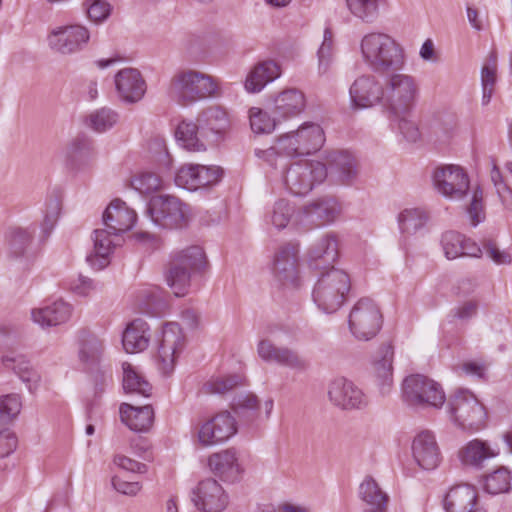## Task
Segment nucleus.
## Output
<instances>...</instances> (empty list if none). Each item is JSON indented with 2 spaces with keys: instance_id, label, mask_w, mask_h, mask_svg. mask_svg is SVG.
Masks as SVG:
<instances>
[{
  "instance_id": "nucleus-1",
  "label": "nucleus",
  "mask_w": 512,
  "mask_h": 512,
  "mask_svg": "<svg viewBox=\"0 0 512 512\" xmlns=\"http://www.w3.org/2000/svg\"><path fill=\"white\" fill-rule=\"evenodd\" d=\"M433 184L439 194L450 200H462L470 194L465 208L470 224L476 227L485 220L483 190L480 186L470 189L468 174L462 167L450 164L436 168Z\"/></svg>"
},
{
  "instance_id": "nucleus-2",
  "label": "nucleus",
  "mask_w": 512,
  "mask_h": 512,
  "mask_svg": "<svg viewBox=\"0 0 512 512\" xmlns=\"http://www.w3.org/2000/svg\"><path fill=\"white\" fill-rule=\"evenodd\" d=\"M168 97L176 104L187 107L201 100L221 95L220 82L212 75L192 68L174 72L167 87Z\"/></svg>"
},
{
  "instance_id": "nucleus-3",
  "label": "nucleus",
  "mask_w": 512,
  "mask_h": 512,
  "mask_svg": "<svg viewBox=\"0 0 512 512\" xmlns=\"http://www.w3.org/2000/svg\"><path fill=\"white\" fill-rule=\"evenodd\" d=\"M364 63L375 73L401 71L407 62L403 45L384 32H370L360 41Z\"/></svg>"
},
{
  "instance_id": "nucleus-4",
  "label": "nucleus",
  "mask_w": 512,
  "mask_h": 512,
  "mask_svg": "<svg viewBox=\"0 0 512 512\" xmlns=\"http://www.w3.org/2000/svg\"><path fill=\"white\" fill-rule=\"evenodd\" d=\"M416 79L409 74H391L383 84L382 107L389 117L409 114L418 96Z\"/></svg>"
},
{
  "instance_id": "nucleus-5",
  "label": "nucleus",
  "mask_w": 512,
  "mask_h": 512,
  "mask_svg": "<svg viewBox=\"0 0 512 512\" xmlns=\"http://www.w3.org/2000/svg\"><path fill=\"white\" fill-rule=\"evenodd\" d=\"M350 288L349 275L344 270L331 267L321 272L314 285L312 298L320 310L334 313L343 305Z\"/></svg>"
},
{
  "instance_id": "nucleus-6",
  "label": "nucleus",
  "mask_w": 512,
  "mask_h": 512,
  "mask_svg": "<svg viewBox=\"0 0 512 512\" xmlns=\"http://www.w3.org/2000/svg\"><path fill=\"white\" fill-rule=\"evenodd\" d=\"M205 253L200 246H190L171 256L166 282L177 297L185 296L191 285V275L205 264Z\"/></svg>"
},
{
  "instance_id": "nucleus-7",
  "label": "nucleus",
  "mask_w": 512,
  "mask_h": 512,
  "mask_svg": "<svg viewBox=\"0 0 512 512\" xmlns=\"http://www.w3.org/2000/svg\"><path fill=\"white\" fill-rule=\"evenodd\" d=\"M448 412L454 424L464 431L478 432L486 426V408L469 390L459 389L449 398Z\"/></svg>"
},
{
  "instance_id": "nucleus-8",
  "label": "nucleus",
  "mask_w": 512,
  "mask_h": 512,
  "mask_svg": "<svg viewBox=\"0 0 512 512\" xmlns=\"http://www.w3.org/2000/svg\"><path fill=\"white\" fill-rule=\"evenodd\" d=\"M402 400L412 408H441L446 401L441 385L433 379L410 375L402 383Z\"/></svg>"
},
{
  "instance_id": "nucleus-9",
  "label": "nucleus",
  "mask_w": 512,
  "mask_h": 512,
  "mask_svg": "<svg viewBox=\"0 0 512 512\" xmlns=\"http://www.w3.org/2000/svg\"><path fill=\"white\" fill-rule=\"evenodd\" d=\"M326 177L327 168L324 163L299 160L286 169L283 181L290 193L303 196L309 193L316 184L323 182Z\"/></svg>"
},
{
  "instance_id": "nucleus-10",
  "label": "nucleus",
  "mask_w": 512,
  "mask_h": 512,
  "mask_svg": "<svg viewBox=\"0 0 512 512\" xmlns=\"http://www.w3.org/2000/svg\"><path fill=\"white\" fill-rule=\"evenodd\" d=\"M147 213L156 226L164 229H180L189 221L188 206L172 195L153 197L149 202Z\"/></svg>"
},
{
  "instance_id": "nucleus-11",
  "label": "nucleus",
  "mask_w": 512,
  "mask_h": 512,
  "mask_svg": "<svg viewBox=\"0 0 512 512\" xmlns=\"http://www.w3.org/2000/svg\"><path fill=\"white\" fill-rule=\"evenodd\" d=\"M324 143L325 133L322 127L317 123L306 122L296 131L282 135L277 146L289 156H301L317 152Z\"/></svg>"
},
{
  "instance_id": "nucleus-12",
  "label": "nucleus",
  "mask_w": 512,
  "mask_h": 512,
  "mask_svg": "<svg viewBox=\"0 0 512 512\" xmlns=\"http://www.w3.org/2000/svg\"><path fill=\"white\" fill-rule=\"evenodd\" d=\"M383 323L378 305L370 298L359 299L352 307L348 324L352 335L362 341H368L380 331Z\"/></svg>"
},
{
  "instance_id": "nucleus-13",
  "label": "nucleus",
  "mask_w": 512,
  "mask_h": 512,
  "mask_svg": "<svg viewBox=\"0 0 512 512\" xmlns=\"http://www.w3.org/2000/svg\"><path fill=\"white\" fill-rule=\"evenodd\" d=\"M90 37V31L83 25L58 26L47 35V44L54 53L69 56L83 51Z\"/></svg>"
},
{
  "instance_id": "nucleus-14",
  "label": "nucleus",
  "mask_w": 512,
  "mask_h": 512,
  "mask_svg": "<svg viewBox=\"0 0 512 512\" xmlns=\"http://www.w3.org/2000/svg\"><path fill=\"white\" fill-rule=\"evenodd\" d=\"M191 500L201 512H222L229 504V495L216 479L209 477L193 488Z\"/></svg>"
},
{
  "instance_id": "nucleus-15",
  "label": "nucleus",
  "mask_w": 512,
  "mask_h": 512,
  "mask_svg": "<svg viewBox=\"0 0 512 512\" xmlns=\"http://www.w3.org/2000/svg\"><path fill=\"white\" fill-rule=\"evenodd\" d=\"M223 171L218 166L186 164L179 168L175 175V184L189 191L208 188L216 185Z\"/></svg>"
},
{
  "instance_id": "nucleus-16",
  "label": "nucleus",
  "mask_w": 512,
  "mask_h": 512,
  "mask_svg": "<svg viewBox=\"0 0 512 512\" xmlns=\"http://www.w3.org/2000/svg\"><path fill=\"white\" fill-rule=\"evenodd\" d=\"M184 347V336L178 323L164 325L158 346L157 365L164 375L174 370L176 359Z\"/></svg>"
},
{
  "instance_id": "nucleus-17",
  "label": "nucleus",
  "mask_w": 512,
  "mask_h": 512,
  "mask_svg": "<svg viewBox=\"0 0 512 512\" xmlns=\"http://www.w3.org/2000/svg\"><path fill=\"white\" fill-rule=\"evenodd\" d=\"M236 432L235 418L229 412L223 411L202 424L198 437L203 446H212L227 441Z\"/></svg>"
},
{
  "instance_id": "nucleus-18",
  "label": "nucleus",
  "mask_w": 512,
  "mask_h": 512,
  "mask_svg": "<svg viewBox=\"0 0 512 512\" xmlns=\"http://www.w3.org/2000/svg\"><path fill=\"white\" fill-rule=\"evenodd\" d=\"M330 402L343 410L361 409L367 405V398L352 381L340 377L328 385Z\"/></svg>"
},
{
  "instance_id": "nucleus-19",
  "label": "nucleus",
  "mask_w": 512,
  "mask_h": 512,
  "mask_svg": "<svg viewBox=\"0 0 512 512\" xmlns=\"http://www.w3.org/2000/svg\"><path fill=\"white\" fill-rule=\"evenodd\" d=\"M351 103L357 108L382 106L383 84L371 74L355 79L349 89Z\"/></svg>"
},
{
  "instance_id": "nucleus-20",
  "label": "nucleus",
  "mask_w": 512,
  "mask_h": 512,
  "mask_svg": "<svg viewBox=\"0 0 512 512\" xmlns=\"http://www.w3.org/2000/svg\"><path fill=\"white\" fill-rule=\"evenodd\" d=\"M258 356L267 363H276L294 370H305L308 362L298 353L287 347H278L269 339H262L257 344Z\"/></svg>"
},
{
  "instance_id": "nucleus-21",
  "label": "nucleus",
  "mask_w": 512,
  "mask_h": 512,
  "mask_svg": "<svg viewBox=\"0 0 512 512\" xmlns=\"http://www.w3.org/2000/svg\"><path fill=\"white\" fill-rule=\"evenodd\" d=\"M208 466L215 476L227 483L238 482L244 472L237 452L232 448L211 454L208 458Z\"/></svg>"
},
{
  "instance_id": "nucleus-22",
  "label": "nucleus",
  "mask_w": 512,
  "mask_h": 512,
  "mask_svg": "<svg viewBox=\"0 0 512 512\" xmlns=\"http://www.w3.org/2000/svg\"><path fill=\"white\" fill-rule=\"evenodd\" d=\"M412 455L416 463L425 470H433L439 465L441 453L433 432L423 430L414 437Z\"/></svg>"
},
{
  "instance_id": "nucleus-23",
  "label": "nucleus",
  "mask_w": 512,
  "mask_h": 512,
  "mask_svg": "<svg viewBox=\"0 0 512 512\" xmlns=\"http://www.w3.org/2000/svg\"><path fill=\"white\" fill-rule=\"evenodd\" d=\"M339 203L333 198H322L306 205L298 213V222L321 226L333 222L340 214Z\"/></svg>"
},
{
  "instance_id": "nucleus-24",
  "label": "nucleus",
  "mask_w": 512,
  "mask_h": 512,
  "mask_svg": "<svg viewBox=\"0 0 512 512\" xmlns=\"http://www.w3.org/2000/svg\"><path fill=\"white\" fill-rule=\"evenodd\" d=\"M119 97L128 103L141 100L146 92V83L136 68H124L114 78Z\"/></svg>"
},
{
  "instance_id": "nucleus-25",
  "label": "nucleus",
  "mask_w": 512,
  "mask_h": 512,
  "mask_svg": "<svg viewBox=\"0 0 512 512\" xmlns=\"http://www.w3.org/2000/svg\"><path fill=\"white\" fill-rule=\"evenodd\" d=\"M305 108V94L297 88H288L273 98L271 110L280 121L300 115Z\"/></svg>"
},
{
  "instance_id": "nucleus-26",
  "label": "nucleus",
  "mask_w": 512,
  "mask_h": 512,
  "mask_svg": "<svg viewBox=\"0 0 512 512\" xmlns=\"http://www.w3.org/2000/svg\"><path fill=\"white\" fill-rule=\"evenodd\" d=\"M136 220V212L119 199L113 200L103 213V222L114 237L132 229Z\"/></svg>"
},
{
  "instance_id": "nucleus-27",
  "label": "nucleus",
  "mask_w": 512,
  "mask_h": 512,
  "mask_svg": "<svg viewBox=\"0 0 512 512\" xmlns=\"http://www.w3.org/2000/svg\"><path fill=\"white\" fill-rule=\"evenodd\" d=\"M200 135L203 138L215 137L217 140L223 136L230 126L228 114L218 105H211L203 109L197 117Z\"/></svg>"
},
{
  "instance_id": "nucleus-28",
  "label": "nucleus",
  "mask_w": 512,
  "mask_h": 512,
  "mask_svg": "<svg viewBox=\"0 0 512 512\" xmlns=\"http://www.w3.org/2000/svg\"><path fill=\"white\" fill-rule=\"evenodd\" d=\"M325 166L342 184H351L358 175L357 161L348 151L329 152Z\"/></svg>"
},
{
  "instance_id": "nucleus-29",
  "label": "nucleus",
  "mask_w": 512,
  "mask_h": 512,
  "mask_svg": "<svg viewBox=\"0 0 512 512\" xmlns=\"http://www.w3.org/2000/svg\"><path fill=\"white\" fill-rule=\"evenodd\" d=\"M477 490L469 484H459L450 488L444 498L447 512H473L477 506Z\"/></svg>"
},
{
  "instance_id": "nucleus-30",
  "label": "nucleus",
  "mask_w": 512,
  "mask_h": 512,
  "mask_svg": "<svg viewBox=\"0 0 512 512\" xmlns=\"http://www.w3.org/2000/svg\"><path fill=\"white\" fill-rule=\"evenodd\" d=\"M1 361L6 369L12 370L18 376L31 393L38 389L41 377L25 355L7 354L2 356Z\"/></svg>"
},
{
  "instance_id": "nucleus-31",
  "label": "nucleus",
  "mask_w": 512,
  "mask_h": 512,
  "mask_svg": "<svg viewBox=\"0 0 512 512\" xmlns=\"http://www.w3.org/2000/svg\"><path fill=\"white\" fill-rule=\"evenodd\" d=\"M282 71L280 65L273 60L257 63L248 73L245 80V89L249 93L260 92L267 84L280 77Z\"/></svg>"
},
{
  "instance_id": "nucleus-32",
  "label": "nucleus",
  "mask_w": 512,
  "mask_h": 512,
  "mask_svg": "<svg viewBox=\"0 0 512 512\" xmlns=\"http://www.w3.org/2000/svg\"><path fill=\"white\" fill-rule=\"evenodd\" d=\"M112 236L114 234L110 229H96L93 232V250L86 257L92 268L100 270L108 264V257L116 246Z\"/></svg>"
},
{
  "instance_id": "nucleus-33",
  "label": "nucleus",
  "mask_w": 512,
  "mask_h": 512,
  "mask_svg": "<svg viewBox=\"0 0 512 512\" xmlns=\"http://www.w3.org/2000/svg\"><path fill=\"white\" fill-rule=\"evenodd\" d=\"M338 240L335 235L327 234L312 246L309 251V265L313 269H324L338 258Z\"/></svg>"
},
{
  "instance_id": "nucleus-34",
  "label": "nucleus",
  "mask_w": 512,
  "mask_h": 512,
  "mask_svg": "<svg viewBox=\"0 0 512 512\" xmlns=\"http://www.w3.org/2000/svg\"><path fill=\"white\" fill-rule=\"evenodd\" d=\"M499 455V449L486 441L473 439L459 451V459L463 465L480 468L483 463Z\"/></svg>"
},
{
  "instance_id": "nucleus-35",
  "label": "nucleus",
  "mask_w": 512,
  "mask_h": 512,
  "mask_svg": "<svg viewBox=\"0 0 512 512\" xmlns=\"http://www.w3.org/2000/svg\"><path fill=\"white\" fill-rule=\"evenodd\" d=\"M71 313V305L58 300L45 307L33 309L31 316L32 320L41 327H51L68 321Z\"/></svg>"
},
{
  "instance_id": "nucleus-36",
  "label": "nucleus",
  "mask_w": 512,
  "mask_h": 512,
  "mask_svg": "<svg viewBox=\"0 0 512 512\" xmlns=\"http://www.w3.org/2000/svg\"><path fill=\"white\" fill-rule=\"evenodd\" d=\"M151 334L148 324L143 319L130 322L123 332L122 343L127 353L144 351L150 342Z\"/></svg>"
},
{
  "instance_id": "nucleus-37",
  "label": "nucleus",
  "mask_w": 512,
  "mask_h": 512,
  "mask_svg": "<svg viewBox=\"0 0 512 512\" xmlns=\"http://www.w3.org/2000/svg\"><path fill=\"white\" fill-rule=\"evenodd\" d=\"M120 417L121 421L131 430L143 432L152 426L154 411L150 405L135 407L128 403H122L120 406Z\"/></svg>"
},
{
  "instance_id": "nucleus-38",
  "label": "nucleus",
  "mask_w": 512,
  "mask_h": 512,
  "mask_svg": "<svg viewBox=\"0 0 512 512\" xmlns=\"http://www.w3.org/2000/svg\"><path fill=\"white\" fill-rule=\"evenodd\" d=\"M359 496L371 506L363 512H386L388 496L372 477H366L360 484Z\"/></svg>"
},
{
  "instance_id": "nucleus-39",
  "label": "nucleus",
  "mask_w": 512,
  "mask_h": 512,
  "mask_svg": "<svg viewBox=\"0 0 512 512\" xmlns=\"http://www.w3.org/2000/svg\"><path fill=\"white\" fill-rule=\"evenodd\" d=\"M297 253L295 246L287 244L282 246L274 257L273 270L283 280H293L297 267Z\"/></svg>"
},
{
  "instance_id": "nucleus-40",
  "label": "nucleus",
  "mask_w": 512,
  "mask_h": 512,
  "mask_svg": "<svg viewBox=\"0 0 512 512\" xmlns=\"http://www.w3.org/2000/svg\"><path fill=\"white\" fill-rule=\"evenodd\" d=\"M399 230L404 235H414L429 221L428 212L420 207L403 209L397 217Z\"/></svg>"
},
{
  "instance_id": "nucleus-41",
  "label": "nucleus",
  "mask_w": 512,
  "mask_h": 512,
  "mask_svg": "<svg viewBox=\"0 0 512 512\" xmlns=\"http://www.w3.org/2000/svg\"><path fill=\"white\" fill-rule=\"evenodd\" d=\"M394 349L390 343L383 344L376 356L374 370L382 389L389 388L393 383Z\"/></svg>"
},
{
  "instance_id": "nucleus-42",
  "label": "nucleus",
  "mask_w": 512,
  "mask_h": 512,
  "mask_svg": "<svg viewBox=\"0 0 512 512\" xmlns=\"http://www.w3.org/2000/svg\"><path fill=\"white\" fill-rule=\"evenodd\" d=\"M199 123L181 121L176 129L175 136L179 144L191 152H200L206 149L205 144L198 136Z\"/></svg>"
},
{
  "instance_id": "nucleus-43",
  "label": "nucleus",
  "mask_w": 512,
  "mask_h": 512,
  "mask_svg": "<svg viewBox=\"0 0 512 512\" xmlns=\"http://www.w3.org/2000/svg\"><path fill=\"white\" fill-rule=\"evenodd\" d=\"M294 217H296L295 221L299 223L294 204L286 199L276 201L266 215L267 222L278 230L286 228Z\"/></svg>"
},
{
  "instance_id": "nucleus-44",
  "label": "nucleus",
  "mask_w": 512,
  "mask_h": 512,
  "mask_svg": "<svg viewBox=\"0 0 512 512\" xmlns=\"http://www.w3.org/2000/svg\"><path fill=\"white\" fill-rule=\"evenodd\" d=\"M383 0H346L350 13L360 21L371 24L376 21Z\"/></svg>"
},
{
  "instance_id": "nucleus-45",
  "label": "nucleus",
  "mask_w": 512,
  "mask_h": 512,
  "mask_svg": "<svg viewBox=\"0 0 512 512\" xmlns=\"http://www.w3.org/2000/svg\"><path fill=\"white\" fill-rule=\"evenodd\" d=\"M123 388L126 393L138 394L149 397L152 386L139 373H137L131 364L123 363Z\"/></svg>"
},
{
  "instance_id": "nucleus-46",
  "label": "nucleus",
  "mask_w": 512,
  "mask_h": 512,
  "mask_svg": "<svg viewBox=\"0 0 512 512\" xmlns=\"http://www.w3.org/2000/svg\"><path fill=\"white\" fill-rule=\"evenodd\" d=\"M511 479L510 471L500 467L485 477L484 489L493 495L506 493L511 489Z\"/></svg>"
},
{
  "instance_id": "nucleus-47",
  "label": "nucleus",
  "mask_w": 512,
  "mask_h": 512,
  "mask_svg": "<svg viewBox=\"0 0 512 512\" xmlns=\"http://www.w3.org/2000/svg\"><path fill=\"white\" fill-rule=\"evenodd\" d=\"M131 186L138 193L149 195L161 190L164 183L158 174L151 171H144L132 177Z\"/></svg>"
},
{
  "instance_id": "nucleus-48",
  "label": "nucleus",
  "mask_w": 512,
  "mask_h": 512,
  "mask_svg": "<svg viewBox=\"0 0 512 512\" xmlns=\"http://www.w3.org/2000/svg\"><path fill=\"white\" fill-rule=\"evenodd\" d=\"M249 120L251 129L257 134L271 133L275 129L276 122L279 121L275 115L271 117L258 107L250 108Z\"/></svg>"
},
{
  "instance_id": "nucleus-49",
  "label": "nucleus",
  "mask_w": 512,
  "mask_h": 512,
  "mask_svg": "<svg viewBox=\"0 0 512 512\" xmlns=\"http://www.w3.org/2000/svg\"><path fill=\"white\" fill-rule=\"evenodd\" d=\"M118 121V114L109 108H100L88 116V125L96 132H105Z\"/></svg>"
},
{
  "instance_id": "nucleus-50",
  "label": "nucleus",
  "mask_w": 512,
  "mask_h": 512,
  "mask_svg": "<svg viewBox=\"0 0 512 512\" xmlns=\"http://www.w3.org/2000/svg\"><path fill=\"white\" fill-rule=\"evenodd\" d=\"M244 378L240 375H228L210 379L203 386L206 393L225 394L235 387L242 385Z\"/></svg>"
},
{
  "instance_id": "nucleus-51",
  "label": "nucleus",
  "mask_w": 512,
  "mask_h": 512,
  "mask_svg": "<svg viewBox=\"0 0 512 512\" xmlns=\"http://www.w3.org/2000/svg\"><path fill=\"white\" fill-rule=\"evenodd\" d=\"M21 397L18 394H8L0 397V427L8 424L20 413Z\"/></svg>"
},
{
  "instance_id": "nucleus-52",
  "label": "nucleus",
  "mask_w": 512,
  "mask_h": 512,
  "mask_svg": "<svg viewBox=\"0 0 512 512\" xmlns=\"http://www.w3.org/2000/svg\"><path fill=\"white\" fill-rule=\"evenodd\" d=\"M36 226L14 227L9 231V242L15 253L23 254L33 240Z\"/></svg>"
},
{
  "instance_id": "nucleus-53",
  "label": "nucleus",
  "mask_w": 512,
  "mask_h": 512,
  "mask_svg": "<svg viewBox=\"0 0 512 512\" xmlns=\"http://www.w3.org/2000/svg\"><path fill=\"white\" fill-rule=\"evenodd\" d=\"M479 302L475 298H469L454 306L448 314L451 322H468L477 315Z\"/></svg>"
},
{
  "instance_id": "nucleus-54",
  "label": "nucleus",
  "mask_w": 512,
  "mask_h": 512,
  "mask_svg": "<svg viewBox=\"0 0 512 512\" xmlns=\"http://www.w3.org/2000/svg\"><path fill=\"white\" fill-rule=\"evenodd\" d=\"M441 244L445 256L448 259H455L463 255V235L448 231L442 235Z\"/></svg>"
},
{
  "instance_id": "nucleus-55",
  "label": "nucleus",
  "mask_w": 512,
  "mask_h": 512,
  "mask_svg": "<svg viewBox=\"0 0 512 512\" xmlns=\"http://www.w3.org/2000/svg\"><path fill=\"white\" fill-rule=\"evenodd\" d=\"M102 351V341L95 336H89L87 339L83 340L79 352L80 359L84 363H97L100 359Z\"/></svg>"
},
{
  "instance_id": "nucleus-56",
  "label": "nucleus",
  "mask_w": 512,
  "mask_h": 512,
  "mask_svg": "<svg viewBox=\"0 0 512 512\" xmlns=\"http://www.w3.org/2000/svg\"><path fill=\"white\" fill-rule=\"evenodd\" d=\"M333 53V34L330 28H325L323 41L318 50L319 72L324 74L328 71Z\"/></svg>"
},
{
  "instance_id": "nucleus-57",
  "label": "nucleus",
  "mask_w": 512,
  "mask_h": 512,
  "mask_svg": "<svg viewBox=\"0 0 512 512\" xmlns=\"http://www.w3.org/2000/svg\"><path fill=\"white\" fill-rule=\"evenodd\" d=\"M84 5L88 18L95 23L106 20L110 15V4L104 0H86Z\"/></svg>"
},
{
  "instance_id": "nucleus-58",
  "label": "nucleus",
  "mask_w": 512,
  "mask_h": 512,
  "mask_svg": "<svg viewBox=\"0 0 512 512\" xmlns=\"http://www.w3.org/2000/svg\"><path fill=\"white\" fill-rule=\"evenodd\" d=\"M483 251L497 265H510L512 255L507 250H501L495 241L486 239L482 243Z\"/></svg>"
},
{
  "instance_id": "nucleus-59",
  "label": "nucleus",
  "mask_w": 512,
  "mask_h": 512,
  "mask_svg": "<svg viewBox=\"0 0 512 512\" xmlns=\"http://www.w3.org/2000/svg\"><path fill=\"white\" fill-rule=\"evenodd\" d=\"M409 114L389 117L392 121L398 122V129L403 137L409 142H416L420 138V131L417 125L408 118Z\"/></svg>"
},
{
  "instance_id": "nucleus-60",
  "label": "nucleus",
  "mask_w": 512,
  "mask_h": 512,
  "mask_svg": "<svg viewBox=\"0 0 512 512\" xmlns=\"http://www.w3.org/2000/svg\"><path fill=\"white\" fill-rule=\"evenodd\" d=\"M69 154L74 159L90 158L94 155L92 142L86 137H77L69 145Z\"/></svg>"
},
{
  "instance_id": "nucleus-61",
  "label": "nucleus",
  "mask_w": 512,
  "mask_h": 512,
  "mask_svg": "<svg viewBox=\"0 0 512 512\" xmlns=\"http://www.w3.org/2000/svg\"><path fill=\"white\" fill-rule=\"evenodd\" d=\"M232 405L237 413L255 412L260 409L258 398L253 393H241L237 395Z\"/></svg>"
},
{
  "instance_id": "nucleus-62",
  "label": "nucleus",
  "mask_w": 512,
  "mask_h": 512,
  "mask_svg": "<svg viewBox=\"0 0 512 512\" xmlns=\"http://www.w3.org/2000/svg\"><path fill=\"white\" fill-rule=\"evenodd\" d=\"M68 288L75 295L86 297L97 289V284L88 277L78 275L68 282Z\"/></svg>"
},
{
  "instance_id": "nucleus-63",
  "label": "nucleus",
  "mask_w": 512,
  "mask_h": 512,
  "mask_svg": "<svg viewBox=\"0 0 512 512\" xmlns=\"http://www.w3.org/2000/svg\"><path fill=\"white\" fill-rule=\"evenodd\" d=\"M478 287L475 277H463L459 279L451 289V293L456 298H464L473 294Z\"/></svg>"
},
{
  "instance_id": "nucleus-64",
  "label": "nucleus",
  "mask_w": 512,
  "mask_h": 512,
  "mask_svg": "<svg viewBox=\"0 0 512 512\" xmlns=\"http://www.w3.org/2000/svg\"><path fill=\"white\" fill-rule=\"evenodd\" d=\"M113 463L118 468L132 473L144 474L148 471L146 464L136 461L123 454H116L113 458Z\"/></svg>"
}]
</instances>
